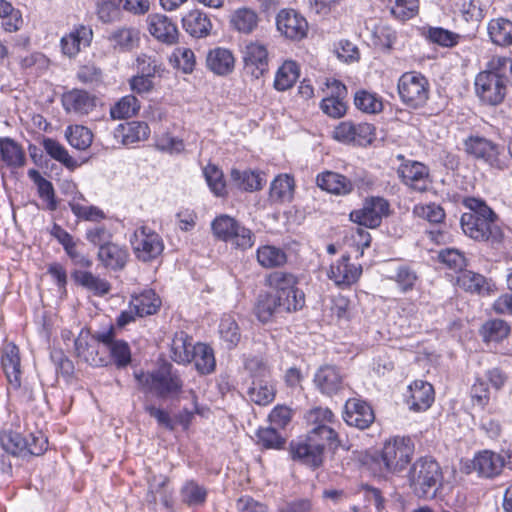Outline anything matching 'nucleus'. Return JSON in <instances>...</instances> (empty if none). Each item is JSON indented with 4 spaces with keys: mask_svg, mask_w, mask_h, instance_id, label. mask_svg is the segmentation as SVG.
<instances>
[{
    "mask_svg": "<svg viewBox=\"0 0 512 512\" xmlns=\"http://www.w3.org/2000/svg\"><path fill=\"white\" fill-rule=\"evenodd\" d=\"M306 419L313 428L304 438L290 443V453L293 459L311 467H318L323 462L324 449L327 446L336 449L340 445L334 429L336 418L330 409L316 407L307 413Z\"/></svg>",
    "mask_w": 512,
    "mask_h": 512,
    "instance_id": "f257e3e1",
    "label": "nucleus"
},
{
    "mask_svg": "<svg viewBox=\"0 0 512 512\" xmlns=\"http://www.w3.org/2000/svg\"><path fill=\"white\" fill-rule=\"evenodd\" d=\"M511 82L512 59L494 55L475 77V94L482 103L495 106L503 102Z\"/></svg>",
    "mask_w": 512,
    "mask_h": 512,
    "instance_id": "f03ea898",
    "label": "nucleus"
},
{
    "mask_svg": "<svg viewBox=\"0 0 512 512\" xmlns=\"http://www.w3.org/2000/svg\"><path fill=\"white\" fill-rule=\"evenodd\" d=\"M469 212L461 216L460 223L465 235L477 241H498L502 230L497 224V215L481 199L470 197L464 200Z\"/></svg>",
    "mask_w": 512,
    "mask_h": 512,
    "instance_id": "7ed1b4c3",
    "label": "nucleus"
},
{
    "mask_svg": "<svg viewBox=\"0 0 512 512\" xmlns=\"http://www.w3.org/2000/svg\"><path fill=\"white\" fill-rule=\"evenodd\" d=\"M135 379L140 387L155 393L159 397L175 395L182 390V380L172 366L165 364L152 372H135Z\"/></svg>",
    "mask_w": 512,
    "mask_h": 512,
    "instance_id": "20e7f679",
    "label": "nucleus"
},
{
    "mask_svg": "<svg viewBox=\"0 0 512 512\" xmlns=\"http://www.w3.org/2000/svg\"><path fill=\"white\" fill-rule=\"evenodd\" d=\"M211 230L216 239L236 249L247 250L255 243L254 233L227 214L218 215L211 223Z\"/></svg>",
    "mask_w": 512,
    "mask_h": 512,
    "instance_id": "39448f33",
    "label": "nucleus"
},
{
    "mask_svg": "<svg viewBox=\"0 0 512 512\" xmlns=\"http://www.w3.org/2000/svg\"><path fill=\"white\" fill-rule=\"evenodd\" d=\"M441 479V468L432 458L423 457L418 459L409 471L410 485L419 497H427L431 491L434 495Z\"/></svg>",
    "mask_w": 512,
    "mask_h": 512,
    "instance_id": "423d86ee",
    "label": "nucleus"
},
{
    "mask_svg": "<svg viewBox=\"0 0 512 512\" xmlns=\"http://www.w3.org/2000/svg\"><path fill=\"white\" fill-rule=\"evenodd\" d=\"M296 283L292 274L284 272L277 271L268 277V284L274 290L271 294L282 301L284 311H296L305 303L304 293L296 287Z\"/></svg>",
    "mask_w": 512,
    "mask_h": 512,
    "instance_id": "0eeeda50",
    "label": "nucleus"
},
{
    "mask_svg": "<svg viewBox=\"0 0 512 512\" xmlns=\"http://www.w3.org/2000/svg\"><path fill=\"white\" fill-rule=\"evenodd\" d=\"M316 181L319 188L336 195H347L355 186L368 189L374 184L372 177L363 170L356 173L353 180L339 173L326 171L319 174Z\"/></svg>",
    "mask_w": 512,
    "mask_h": 512,
    "instance_id": "6e6552de",
    "label": "nucleus"
},
{
    "mask_svg": "<svg viewBox=\"0 0 512 512\" xmlns=\"http://www.w3.org/2000/svg\"><path fill=\"white\" fill-rule=\"evenodd\" d=\"M414 449L410 437L396 436L388 439L382 449V460L387 470L400 472L405 469L412 459Z\"/></svg>",
    "mask_w": 512,
    "mask_h": 512,
    "instance_id": "1a4fd4ad",
    "label": "nucleus"
},
{
    "mask_svg": "<svg viewBox=\"0 0 512 512\" xmlns=\"http://www.w3.org/2000/svg\"><path fill=\"white\" fill-rule=\"evenodd\" d=\"M398 93L407 105L417 108L428 99L429 83L420 73L406 72L398 80Z\"/></svg>",
    "mask_w": 512,
    "mask_h": 512,
    "instance_id": "9d476101",
    "label": "nucleus"
},
{
    "mask_svg": "<svg viewBox=\"0 0 512 512\" xmlns=\"http://www.w3.org/2000/svg\"><path fill=\"white\" fill-rule=\"evenodd\" d=\"M130 243L135 256L143 262L157 258L164 250V243L160 235L146 226L135 229Z\"/></svg>",
    "mask_w": 512,
    "mask_h": 512,
    "instance_id": "9b49d317",
    "label": "nucleus"
},
{
    "mask_svg": "<svg viewBox=\"0 0 512 512\" xmlns=\"http://www.w3.org/2000/svg\"><path fill=\"white\" fill-rule=\"evenodd\" d=\"M333 138L346 144L367 146L374 139V127L368 123L355 124L351 121H342L334 128Z\"/></svg>",
    "mask_w": 512,
    "mask_h": 512,
    "instance_id": "f8f14e48",
    "label": "nucleus"
},
{
    "mask_svg": "<svg viewBox=\"0 0 512 512\" xmlns=\"http://www.w3.org/2000/svg\"><path fill=\"white\" fill-rule=\"evenodd\" d=\"M389 212V203L382 197H371L365 200L363 207L350 213L353 222L361 226L375 228L380 225Z\"/></svg>",
    "mask_w": 512,
    "mask_h": 512,
    "instance_id": "ddd939ff",
    "label": "nucleus"
},
{
    "mask_svg": "<svg viewBox=\"0 0 512 512\" xmlns=\"http://www.w3.org/2000/svg\"><path fill=\"white\" fill-rule=\"evenodd\" d=\"M93 40V30L89 25H75L60 39V48L63 55L74 58L83 49L88 48Z\"/></svg>",
    "mask_w": 512,
    "mask_h": 512,
    "instance_id": "4468645a",
    "label": "nucleus"
},
{
    "mask_svg": "<svg viewBox=\"0 0 512 512\" xmlns=\"http://www.w3.org/2000/svg\"><path fill=\"white\" fill-rule=\"evenodd\" d=\"M61 102L66 113L82 117L96 108L97 98L86 90L75 88L65 92Z\"/></svg>",
    "mask_w": 512,
    "mask_h": 512,
    "instance_id": "2eb2a0df",
    "label": "nucleus"
},
{
    "mask_svg": "<svg viewBox=\"0 0 512 512\" xmlns=\"http://www.w3.org/2000/svg\"><path fill=\"white\" fill-rule=\"evenodd\" d=\"M278 31L291 40H301L308 32V22L293 9H283L276 17Z\"/></svg>",
    "mask_w": 512,
    "mask_h": 512,
    "instance_id": "dca6fc26",
    "label": "nucleus"
},
{
    "mask_svg": "<svg viewBox=\"0 0 512 512\" xmlns=\"http://www.w3.org/2000/svg\"><path fill=\"white\" fill-rule=\"evenodd\" d=\"M243 62L253 77L263 76L269 64L267 46L258 40L248 42L243 49Z\"/></svg>",
    "mask_w": 512,
    "mask_h": 512,
    "instance_id": "f3484780",
    "label": "nucleus"
},
{
    "mask_svg": "<svg viewBox=\"0 0 512 512\" xmlns=\"http://www.w3.org/2000/svg\"><path fill=\"white\" fill-rule=\"evenodd\" d=\"M465 151L477 159H481L491 166L499 164L500 147L491 140L472 135L465 142Z\"/></svg>",
    "mask_w": 512,
    "mask_h": 512,
    "instance_id": "a211bd4d",
    "label": "nucleus"
},
{
    "mask_svg": "<svg viewBox=\"0 0 512 512\" xmlns=\"http://www.w3.org/2000/svg\"><path fill=\"white\" fill-rule=\"evenodd\" d=\"M343 419L347 425L363 430L373 423L375 416L369 404L352 398L346 401Z\"/></svg>",
    "mask_w": 512,
    "mask_h": 512,
    "instance_id": "6ab92c4d",
    "label": "nucleus"
},
{
    "mask_svg": "<svg viewBox=\"0 0 512 512\" xmlns=\"http://www.w3.org/2000/svg\"><path fill=\"white\" fill-rule=\"evenodd\" d=\"M362 274V267L350 263L349 256H342L330 265L328 278L339 287H349L356 283Z\"/></svg>",
    "mask_w": 512,
    "mask_h": 512,
    "instance_id": "aec40b11",
    "label": "nucleus"
},
{
    "mask_svg": "<svg viewBox=\"0 0 512 512\" xmlns=\"http://www.w3.org/2000/svg\"><path fill=\"white\" fill-rule=\"evenodd\" d=\"M398 175L410 188L423 192L430 185L428 168L417 161H406L398 168Z\"/></svg>",
    "mask_w": 512,
    "mask_h": 512,
    "instance_id": "412c9836",
    "label": "nucleus"
},
{
    "mask_svg": "<svg viewBox=\"0 0 512 512\" xmlns=\"http://www.w3.org/2000/svg\"><path fill=\"white\" fill-rule=\"evenodd\" d=\"M1 365L9 383V389H18L21 385V363L19 348L14 343L3 347Z\"/></svg>",
    "mask_w": 512,
    "mask_h": 512,
    "instance_id": "4be33fe9",
    "label": "nucleus"
},
{
    "mask_svg": "<svg viewBox=\"0 0 512 512\" xmlns=\"http://www.w3.org/2000/svg\"><path fill=\"white\" fill-rule=\"evenodd\" d=\"M148 31L158 41L172 45L177 41L176 24L166 15L151 14L147 18Z\"/></svg>",
    "mask_w": 512,
    "mask_h": 512,
    "instance_id": "5701e85b",
    "label": "nucleus"
},
{
    "mask_svg": "<svg viewBox=\"0 0 512 512\" xmlns=\"http://www.w3.org/2000/svg\"><path fill=\"white\" fill-rule=\"evenodd\" d=\"M106 39L115 52H129L138 46L140 34L136 28L121 26L112 30Z\"/></svg>",
    "mask_w": 512,
    "mask_h": 512,
    "instance_id": "b1692460",
    "label": "nucleus"
},
{
    "mask_svg": "<svg viewBox=\"0 0 512 512\" xmlns=\"http://www.w3.org/2000/svg\"><path fill=\"white\" fill-rule=\"evenodd\" d=\"M472 463L473 469L479 476L491 478L501 472L504 466V459L496 452L483 450L475 455Z\"/></svg>",
    "mask_w": 512,
    "mask_h": 512,
    "instance_id": "393cba45",
    "label": "nucleus"
},
{
    "mask_svg": "<svg viewBox=\"0 0 512 512\" xmlns=\"http://www.w3.org/2000/svg\"><path fill=\"white\" fill-rule=\"evenodd\" d=\"M314 383L321 393L332 395L342 388L343 376L337 367L325 365L316 371Z\"/></svg>",
    "mask_w": 512,
    "mask_h": 512,
    "instance_id": "a878e982",
    "label": "nucleus"
},
{
    "mask_svg": "<svg viewBox=\"0 0 512 512\" xmlns=\"http://www.w3.org/2000/svg\"><path fill=\"white\" fill-rule=\"evenodd\" d=\"M410 395L407 403L414 411L427 410L434 401V389L432 385L423 380H416L409 386Z\"/></svg>",
    "mask_w": 512,
    "mask_h": 512,
    "instance_id": "bb28decb",
    "label": "nucleus"
},
{
    "mask_svg": "<svg viewBox=\"0 0 512 512\" xmlns=\"http://www.w3.org/2000/svg\"><path fill=\"white\" fill-rule=\"evenodd\" d=\"M151 133L149 125L144 121H130L120 124L115 130V136L121 138L125 146L145 141Z\"/></svg>",
    "mask_w": 512,
    "mask_h": 512,
    "instance_id": "cd10ccee",
    "label": "nucleus"
},
{
    "mask_svg": "<svg viewBox=\"0 0 512 512\" xmlns=\"http://www.w3.org/2000/svg\"><path fill=\"white\" fill-rule=\"evenodd\" d=\"M194 345L192 337L187 333L183 331L175 333L170 345L171 359L178 364L191 363Z\"/></svg>",
    "mask_w": 512,
    "mask_h": 512,
    "instance_id": "c85d7f7f",
    "label": "nucleus"
},
{
    "mask_svg": "<svg viewBox=\"0 0 512 512\" xmlns=\"http://www.w3.org/2000/svg\"><path fill=\"white\" fill-rule=\"evenodd\" d=\"M206 63L213 73L223 76L233 71L235 59L230 50L218 47L209 51Z\"/></svg>",
    "mask_w": 512,
    "mask_h": 512,
    "instance_id": "c756f323",
    "label": "nucleus"
},
{
    "mask_svg": "<svg viewBox=\"0 0 512 512\" xmlns=\"http://www.w3.org/2000/svg\"><path fill=\"white\" fill-rule=\"evenodd\" d=\"M98 259L106 268L118 270L125 266L128 252L115 243H107L99 248Z\"/></svg>",
    "mask_w": 512,
    "mask_h": 512,
    "instance_id": "7c9ffc66",
    "label": "nucleus"
},
{
    "mask_svg": "<svg viewBox=\"0 0 512 512\" xmlns=\"http://www.w3.org/2000/svg\"><path fill=\"white\" fill-rule=\"evenodd\" d=\"M0 156L5 165L11 169L20 168L26 162L22 147L8 137L0 139Z\"/></svg>",
    "mask_w": 512,
    "mask_h": 512,
    "instance_id": "2f4dec72",
    "label": "nucleus"
},
{
    "mask_svg": "<svg viewBox=\"0 0 512 512\" xmlns=\"http://www.w3.org/2000/svg\"><path fill=\"white\" fill-rule=\"evenodd\" d=\"M76 284L82 286L96 296H103L110 291V284L105 279L89 271L75 270L71 274Z\"/></svg>",
    "mask_w": 512,
    "mask_h": 512,
    "instance_id": "473e14b6",
    "label": "nucleus"
},
{
    "mask_svg": "<svg viewBox=\"0 0 512 512\" xmlns=\"http://www.w3.org/2000/svg\"><path fill=\"white\" fill-rule=\"evenodd\" d=\"M182 22L186 32L197 38L207 36L212 28L210 19L199 10H192L187 13Z\"/></svg>",
    "mask_w": 512,
    "mask_h": 512,
    "instance_id": "72a5a7b5",
    "label": "nucleus"
},
{
    "mask_svg": "<svg viewBox=\"0 0 512 512\" xmlns=\"http://www.w3.org/2000/svg\"><path fill=\"white\" fill-rule=\"evenodd\" d=\"M487 31L494 44L502 47L512 45V21L505 18L491 19Z\"/></svg>",
    "mask_w": 512,
    "mask_h": 512,
    "instance_id": "f704fd0d",
    "label": "nucleus"
},
{
    "mask_svg": "<svg viewBox=\"0 0 512 512\" xmlns=\"http://www.w3.org/2000/svg\"><path fill=\"white\" fill-rule=\"evenodd\" d=\"M457 285L465 291L477 294H490L493 289L480 274L470 270H462L457 277Z\"/></svg>",
    "mask_w": 512,
    "mask_h": 512,
    "instance_id": "c9c22d12",
    "label": "nucleus"
},
{
    "mask_svg": "<svg viewBox=\"0 0 512 512\" xmlns=\"http://www.w3.org/2000/svg\"><path fill=\"white\" fill-rule=\"evenodd\" d=\"M69 207L77 218L85 221L98 222L105 218V213L96 206L88 205L82 194L72 197Z\"/></svg>",
    "mask_w": 512,
    "mask_h": 512,
    "instance_id": "e433bc0d",
    "label": "nucleus"
},
{
    "mask_svg": "<svg viewBox=\"0 0 512 512\" xmlns=\"http://www.w3.org/2000/svg\"><path fill=\"white\" fill-rule=\"evenodd\" d=\"M300 76L298 64L292 60H286L277 69L274 78V88L277 91H286L293 87Z\"/></svg>",
    "mask_w": 512,
    "mask_h": 512,
    "instance_id": "4c0bfd02",
    "label": "nucleus"
},
{
    "mask_svg": "<svg viewBox=\"0 0 512 512\" xmlns=\"http://www.w3.org/2000/svg\"><path fill=\"white\" fill-rule=\"evenodd\" d=\"M258 264L263 268H276L284 265L287 255L283 249L274 245H261L256 250Z\"/></svg>",
    "mask_w": 512,
    "mask_h": 512,
    "instance_id": "58836bf2",
    "label": "nucleus"
},
{
    "mask_svg": "<svg viewBox=\"0 0 512 512\" xmlns=\"http://www.w3.org/2000/svg\"><path fill=\"white\" fill-rule=\"evenodd\" d=\"M423 37L430 43L444 48H452L459 44L462 36L442 27L428 26L423 28Z\"/></svg>",
    "mask_w": 512,
    "mask_h": 512,
    "instance_id": "ea45409f",
    "label": "nucleus"
},
{
    "mask_svg": "<svg viewBox=\"0 0 512 512\" xmlns=\"http://www.w3.org/2000/svg\"><path fill=\"white\" fill-rule=\"evenodd\" d=\"M130 303L135 314L143 317L156 313L161 301L153 290H145L141 294L133 296Z\"/></svg>",
    "mask_w": 512,
    "mask_h": 512,
    "instance_id": "a19ab883",
    "label": "nucleus"
},
{
    "mask_svg": "<svg viewBox=\"0 0 512 512\" xmlns=\"http://www.w3.org/2000/svg\"><path fill=\"white\" fill-rule=\"evenodd\" d=\"M294 179L288 174L278 175L271 183L270 198L275 202H290L294 194Z\"/></svg>",
    "mask_w": 512,
    "mask_h": 512,
    "instance_id": "79ce46f5",
    "label": "nucleus"
},
{
    "mask_svg": "<svg viewBox=\"0 0 512 512\" xmlns=\"http://www.w3.org/2000/svg\"><path fill=\"white\" fill-rule=\"evenodd\" d=\"M89 337L88 332L81 331L78 338L75 340V350L79 358L91 366H101L104 364V360L98 355V350L95 345V341L92 343L87 341Z\"/></svg>",
    "mask_w": 512,
    "mask_h": 512,
    "instance_id": "37998d69",
    "label": "nucleus"
},
{
    "mask_svg": "<svg viewBox=\"0 0 512 512\" xmlns=\"http://www.w3.org/2000/svg\"><path fill=\"white\" fill-rule=\"evenodd\" d=\"M28 177L37 186L39 197L46 203V208L50 211L57 209V201L55 199V190L50 181L42 177L36 169L28 170Z\"/></svg>",
    "mask_w": 512,
    "mask_h": 512,
    "instance_id": "c03bdc74",
    "label": "nucleus"
},
{
    "mask_svg": "<svg viewBox=\"0 0 512 512\" xmlns=\"http://www.w3.org/2000/svg\"><path fill=\"white\" fill-rule=\"evenodd\" d=\"M195 367L200 374H209L214 371L216 361L213 349L204 343L194 345L193 359Z\"/></svg>",
    "mask_w": 512,
    "mask_h": 512,
    "instance_id": "a18cd8bd",
    "label": "nucleus"
},
{
    "mask_svg": "<svg viewBox=\"0 0 512 512\" xmlns=\"http://www.w3.org/2000/svg\"><path fill=\"white\" fill-rule=\"evenodd\" d=\"M247 396L255 404L268 405L275 398V388L265 379H255L247 391Z\"/></svg>",
    "mask_w": 512,
    "mask_h": 512,
    "instance_id": "49530a36",
    "label": "nucleus"
},
{
    "mask_svg": "<svg viewBox=\"0 0 512 512\" xmlns=\"http://www.w3.org/2000/svg\"><path fill=\"white\" fill-rule=\"evenodd\" d=\"M356 108L366 114H378L383 110L382 97L368 90H359L354 95Z\"/></svg>",
    "mask_w": 512,
    "mask_h": 512,
    "instance_id": "de8ad7c7",
    "label": "nucleus"
},
{
    "mask_svg": "<svg viewBox=\"0 0 512 512\" xmlns=\"http://www.w3.org/2000/svg\"><path fill=\"white\" fill-rule=\"evenodd\" d=\"M231 181L239 189L245 191H256L260 190L265 183V179L262 175L255 171H239L233 169L231 171Z\"/></svg>",
    "mask_w": 512,
    "mask_h": 512,
    "instance_id": "09e8293b",
    "label": "nucleus"
},
{
    "mask_svg": "<svg viewBox=\"0 0 512 512\" xmlns=\"http://www.w3.org/2000/svg\"><path fill=\"white\" fill-rule=\"evenodd\" d=\"M140 110V103L133 95H126L120 98L110 108V117L113 120L127 119L135 116Z\"/></svg>",
    "mask_w": 512,
    "mask_h": 512,
    "instance_id": "8fccbe9b",
    "label": "nucleus"
},
{
    "mask_svg": "<svg viewBox=\"0 0 512 512\" xmlns=\"http://www.w3.org/2000/svg\"><path fill=\"white\" fill-rule=\"evenodd\" d=\"M371 41L375 47L383 50H391L397 41L396 31L387 24H376L371 30Z\"/></svg>",
    "mask_w": 512,
    "mask_h": 512,
    "instance_id": "3c124183",
    "label": "nucleus"
},
{
    "mask_svg": "<svg viewBox=\"0 0 512 512\" xmlns=\"http://www.w3.org/2000/svg\"><path fill=\"white\" fill-rule=\"evenodd\" d=\"M218 333L229 349L235 347L241 339L240 329L236 320L228 314L223 315L220 319Z\"/></svg>",
    "mask_w": 512,
    "mask_h": 512,
    "instance_id": "603ef678",
    "label": "nucleus"
},
{
    "mask_svg": "<svg viewBox=\"0 0 512 512\" xmlns=\"http://www.w3.org/2000/svg\"><path fill=\"white\" fill-rule=\"evenodd\" d=\"M182 502L189 506H199L206 501L207 490L194 480L186 481L180 489Z\"/></svg>",
    "mask_w": 512,
    "mask_h": 512,
    "instance_id": "864d4df0",
    "label": "nucleus"
},
{
    "mask_svg": "<svg viewBox=\"0 0 512 512\" xmlns=\"http://www.w3.org/2000/svg\"><path fill=\"white\" fill-rule=\"evenodd\" d=\"M0 447L13 456H25L26 438L20 433L2 431L0 433Z\"/></svg>",
    "mask_w": 512,
    "mask_h": 512,
    "instance_id": "5fc2aeb1",
    "label": "nucleus"
},
{
    "mask_svg": "<svg viewBox=\"0 0 512 512\" xmlns=\"http://www.w3.org/2000/svg\"><path fill=\"white\" fill-rule=\"evenodd\" d=\"M65 137L68 143L78 150H86L93 140L92 132L82 125L68 126Z\"/></svg>",
    "mask_w": 512,
    "mask_h": 512,
    "instance_id": "6e6d98bb",
    "label": "nucleus"
},
{
    "mask_svg": "<svg viewBox=\"0 0 512 512\" xmlns=\"http://www.w3.org/2000/svg\"><path fill=\"white\" fill-rule=\"evenodd\" d=\"M330 316L339 325L349 322L353 317L351 301L342 295L334 297L331 301Z\"/></svg>",
    "mask_w": 512,
    "mask_h": 512,
    "instance_id": "4d7b16f0",
    "label": "nucleus"
},
{
    "mask_svg": "<svg viewBox=\"0 0 512 512\" xmlns=\"http://www.w3.org/2000/svg\"><path fill=\"white\" fill-rule=\"evenodd\" d=\"M231 23L239 32L248 34L256 28L258 15L251 9L240 8L233 13Z\"/></svg>",
    "mask_w": 512,
    "mask_h": 512,
    "instance_id": "13d9d810",
    "label": "nucleus"
},
{
    "mask_svg": "<svg viewBox=\"0 0 512 512\" xmlns=\"http://www.w3.org/2000/svg\"><path fill=\"white\" fill-rule=\"evenodd\" d=\"M43 147L48 155L61 162L67 168L73 170L79 166L78 162L69 155L65 147L58 141L46 138L43 140Z\"/></svg>",
    "mask_w": 512,
    "mask_h": 512,
    "instance_id": "bf43d9fd",
    "label": "nucleus"
},
{
    "mask_svg": "<svg viewBox=\"0 0 512 512\" xmlns=\"http://www.w3.org/2000/svg\"><path fill=\"white\" fill-rule=\"evenodd\" d=\"M281 302L279 298L271 293L261 295L255 308L257 318L263 323L268 322L278 309L283 310Z\"/></svg>",
    "mask_w": 512,
    "mask_h": 512,
    "instance_id": "052dcab7",
    "label": "nucleus"
},
{
    "mask_svg": "<svg viewBox=\"0 0 512 512\" xmlns=\"http://www.w3.org/2000/svg\"><path fill=\"white\" fill-rule=\"evenodd\" d=\"M203 174L207 182V185L209 186L211 192L214 195L218 197L226 195L227 191L224 175L223 172L216 165L208 164L203 169Z\"/></svg>",
    "mask_w": 512,
    "mask_h": 512,
    "instance_id": "680f3d73",
    "label": "nucleus"
},
{
    "mask_svg": "<svg viewBox=\"0 0 512 512\" xmlns=\"http://www.w3.org/2000/svg\"><path fill=\"white\" fill-rule=\"evenodd\" d=\"M155 146L159 151L168 154H180L185 149L184 141L169 132H163L156 136Z\"/></svg>",
    "mask_w": 512,
    "mask_h": 512,
    "instance_id": "e2e57ef3",
    "label": "nucleus"
},
{
    "mask_svg": "<svg viewBox=\"0 0 512 512\" xmlns=\"http://www.w3.org/2000/svg\"><path fill=\"white\" fill-rule=\"evenodd\" d=\"M170 62L184 73H191L195 66V56L190 48L177 47L170 56Z\"/></svg>",
    "mask_w": 512,
    "mask_h": 512,
    "instance_id": "0e129e2a",
    "label": "nucleus"
},
{
    "mask_svg": "<svg viewBox=\"0 0 512 512\" xmlns=\"http://www.w3.org/2000/svg\"><path fill=\"white\" fill-rule=\"evenodd\" d=\"M483 336L486 341H501L510 333V326L502 319H494L483 325Z\"/></svg>",
    "mask_w": 512,
    "mask_h": 512,
    "instance_id": "69168bd1",
    "label": "nucleus"
},
{
    "mask_svg": "<svg viewBox=\"0 0 512 512\" xmlns=\"http://www.w3.org/2000/svg\"><path fill=\"white\" fill-rule=\"evenodd\" d=\"M415 216L427 220L430 223H440L445 218L442 207L435 203L417 204L413 209Z\"/></svg>",
    "mask_w": 512,
    "mask_h": 512,
    "instance_id": "338daca9",
    "label": "nucleus"
},
{
    "mask_svg": "<svg viewBox=\"0 0 512 512\" xmlns=\"http://www.w3.org/2000/svg\"><path fill=\"white\" fill-rule=\"evenodd\" d=\"M391 279L397 283L401 292L406 293L414 288L418 277L416 272L411 268L407 266H400L397 269L396 274L392 276Z\"/></svg>",
    "mask_w": 512,
    "mask_h": 512,
    "instance_id": "774afa93",
    "label": "nucleus"
}]
</instances>
